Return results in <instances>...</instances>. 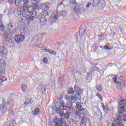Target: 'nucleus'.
<instances>
[{"label":"nucleus","mask_w":126,"mask_h":126,"mask_svg":"<svg viewBox=\"0 0 126 126\" xmlns=\"http://www.w3.org/2000/svg\"><path fill=\"white\" fill-rule=\"evenodd\" d=\"M17 12L19 15H22L23 17H26V19L28 22H31L34 19V18L32 16H28V12H27L26 9H22V5H20L17 7Z\"/></svg>","instance_id":"1"},{"label":"nucleus","mask_w":126,"mask_h":126,"mask_svg":"<svg viewBox=\"0 0 126 126\" xmlns=\"http://www.w3.org/2000/svg\"><path fill=\"white\" fill-rule=\"evenodd\" d=\"M56 107H57L56 109L57 114H58L60 117H63L64 115L63 110H66V106L64 105V102L61 100L59 102H57V103L56 104Z\"/></svg>","instance_id":"2"},{"label":"nucleus","mask_w":126,"mask_h":126,"mask_svg":"<svg viewBox=\"0 0 126 126\" xmlns=\"http://www.w3.org/2000/svg\"><path fill=\"white\" fill-rule=\"evenodd\" d=\"M118 104L120 106H122L119 108L117 114V116L118 117V118H121V117L124 115V113L126 112L125 107L126 106V99H121Z\"/></svg>","instance_id":"3"},{"label":"nucleus","mask_w":126,"mask_h":126,"mask_svg":"<svg viewBox=\"0 0 126 126\" xmlns=\"http://www.w3.org/2000/svg\"><path fill=\"white\" fill-rule=\"evenodd\" d=\"M53 124H55V126H63V125H65L66 124V121L63 117L59 119L54 118L53 119Z\"/></svg>","instance_id":"4"},{"label":"nucleus","mask_w":126,"mask_h":126,"mask_svg":"<svg viewBox=\"0 0 126 126\" xmlns=\"http://www.w3.org/2000/svg\"><path fill=\"white\" fill-rule=\"evenodd\" d=\"M76 105V109L74 111V114L76 116H81L83 115V111H84V108L82 107L81 103H74Z\"/></svg>","instance_id":"5"},{"label":"nucleus","mask_w":126,"mask_h":126,"mask_svg":"<svg viewBox=\"0 0 126 126\" xmlns=\"http://www.w3.org/2000/svg\"><path fill=\"white\" fill-rule=\"evenodd\" d=\"M5 72V62L3 59H0V73L4 74Z\"/></svg>","instance_id":"6"},{"label":"nucleus","mask_w":126,"mask_h":126,"mask_svg":"<svg viewBox=\"0 0 126 126\" xmlns=\"http://www.w3.org/2000/svg\"><path fill=\"white\" fill-rule=\"evenodd\" d=\"M46 35L45 33L40 32L37 35H36L33 39V42L35 43V44H39L41 42V39L43 38V36Z\"/></svg>","instance_id":"7"},{"label":"nucleus","mask_w":126,"mask_h":126,"mask_svg":"<svg viewBox=\"0 0 126 126\" xmlns=\"http://www.w3.org/2000/svg\"><path fill=\"white\" fill-rule=\"evenodd\" d=\"M74 89L75 92L76 93V94H75V96L79 100V99L81 98V95H82L83 93L82 90L77 86H75Z\"/></svg>","instance_id":"8"},{"label":"nucleus","mask_w":126,"mask_h":126,"mask_svg":"<svg viewBox=\"0 0 126 126\" xmlns=\"http://www.w3.org/2000/svg\"><path fill=\"white\" fill-rule=\"evenodd\" d=\"M113 80L114 81L115 83L117 84V87H124L126 85V81H123V82L119 81L118 82L117 80V75H114L113 78Z\"/></svg>","instance_id":"9"},{"label":"nucleus","mask_w":126,"mask_h":126,"mask_svg":"<svg viewBox=\"0 0 126 126\" xmlns=\"http://www.w3.org/2000/svg\"><path fill=\"white\" fill-rule=\"evenodd\" d=\"M2 103L0 105V110H1L2 114H5L7 112V109L5 106V100L2 99Z\"/></svg>","instance_id":"10"},{"label":"nucleus","mask_w":126,"mask_h":126,"mask_svg":"<svg viewBox=\"0 0 126 126\" xmlns=\"http://www.w3.org/2000/svg\"><path fill=\"white\" fill-rule=\"evenodd\" d=\"M50 5H51V3L50 2H45L41 3L40 4V9L42 10H49L50 8Z\"/></svg>","instance_id":"11"},{"label":"nucleus","mask_w":126,"mask_h":126,"mask_svg":"<svg viewBox=\"0 0 126 126\" xmlns=\"http://www.w3.org/2000/svg\"><path fill=\"white\" fill-rule=\"evenodd\" d=\"M118 119H116L114 121V123L112 124V126H124V124L121 120V117H118Z\"/></svg>","instance_id":"12"},{"label":"nucleus","mask_w":126,"mask_h":126,"mask_svg":"<svg viewBox=\"0 0 126 126\" xmlns=\"http://www.w3.org/2000/svg\"><path fill=\"white\" fill-rule=\"evenodd\" d=\"M25 38V36H24V35L19 34L15 36V41L16 43L19 44V43H21V42H23V41H24Z\"/></svg>","instance_id":"13"},{"label":"nucleus","mask_w":126,"mask_h":126,"mask_svg":"<svg viewBox=\"0 0 126 126\" xmlns=\"http://www.w3.org/2000/svg\"><path fill=\"white\" fill-rule=\"evenodd\" d=\"M39 19L40 21V24H41V25H43V26H45V25L47 24V19H46V17H41L40 18L39 17Z\"/></svg>","instance_id":"14"},{"label":"nucleus","mask_w":126,"mask_h":126,"mask_svg":"<svg viewBox=\"0 0 126 126\" xmlns=\"http://www.w3.org/2000/svg\"><path fill=\"white\" fill-rule=\"evenodd\" d=\"M22 2H23V7L22 9H27V7L29 5V0H21Z\"/></svg>","instance_id":"15"},{"label":"nucleus","mask_w":126,"mask_h":126,"mask_svg":"<svg viewBox=\"0 0 126 126\" xmlns=\"http://www.w3.org/2000/svg\"><path fill=\"white\" fill-rule=\"evenodd\" d=\"M33 103V100L32 98H28L25 101V106L26 107L28 106H31V104Z\"/></svg>","instance_id":"16"},{"label":"nucleus","mask_w":126,"mask_h":126,"mask_svg":"<svg viewBox=\"0 0 126 126\" xmlns=\"http://www.w3.org/2000/svg\"><path fill=\"white\" fill-rule=\"evenodd\" d=\"M36 6H34V5H32L28 7V8L27 7V11L28 13H31L33 11V10H35L36 9Z\"/></svg>","instance_id":"17"},{"label":"nucleus","mask_w":126,"mask_h":126,"mask_svg":"<svg viewBox=\"0 0 126 126\" xmlns=\"http://www.w3.org/2000/svg\"><path fill=\"white\" fill-rule=\"evenodd\" d=\"M4 35L5 38L11 39L13 33H12V32H5Z\"/></svg>","instance_id":"18"},{"label":"nucleus","mask_w":126,"mask_h":126,"mask_svg":"<svg viewBox=\"0 0 126 126\" xmlns=\"http://www.w3.org/2000/svg\"><path fill=\"white\" fill-rule=\"evenodd\" d=\"M94 115L98 120H101L102 119V112L99 110H97L95 112Z\"/></svg>","instance_id":"19"},{"label":"nucleus","mask_w":126,"mask_h":126,"mask_svg":"<svg viewBox=\"0 0 126 126\" xmlns=\"http://www.w3.org/2000/svg\"><path fill=\"white\" fill-rule=\"evenodd\" d=\"M87 121H88L87 118L83 117L82 118V120L81 121L80 126H86V125H87Z\"/></svg>","instance_id":"20"},{"label":"nucleus","mask_w":126,"mask_h":126,"mask_svg":"<svg viewBox=\"0 0 126 126\" xmlns=\"http://www.w3.org/2000/svg\"><path fill=\"white\" fill-rule=\"evenodd\" d=\"M31 16H32L33 17V18H34V17H35V18L39 19V16L37 14V12L36 11H35V10L32 11L31 13Z\"/></svg>","instance_id":"21"},{"label":"nucleus","mask_w":126,"mask_h":126,"mask_svg":"<svg viewBox=\"0 0 126 126\" xmlns=\"http://www.w3.org/2000/svg\"><path fill=\"white\" fill-rule=\"evenodd\" d=\"M52 19H54V20H57V19L59 18V14H58V12H54V13L52 14Z\"/></svg>","instance_id":"22"},{"label":"nucleus","mask_w":126,"mask_h":126,"mask_svg":"<svg viewBox=\"0 0 126 126\" xmlns=\"http://www.w3.org/2000/svg\"><path fill=\"white\" fill-rule=\"evenodd\" d=\"M14 31V28H13V25L11 24H9L8 25V32H13Z\"/></svg>","instance_id":"23"},{"label":"nucleus","mask_w":126,"mask_h":126,"mask_svg":"<svg viewBox=\"0 0 126 126\" xmlns=\"http://www.w3.org/2000/svg\"><path fill=\"white\" fill-rule=\"evenodd\" d=\"M101 105H102V107L104 111V112H105L107 113H109L110 109L109 108H108V107H106V106H105L104 105V104L101 103Z\"/></svg>","instance_id":"24"},{"label":"nucleus","mask_w":126,"mask_h":126,"mask_svg":"<svg viewBox=\"0 0 126 126\" xmlns=\"http://www.w3.org/2000/svg\"><path fill=\"white\" fill-rule=\"evenodd\" d=\"M59 15H61V16H63V17H65L66 15H67V14L66 13V12L64 10H62L59 13Z\"/></svg>","instance_id":"25"},{"label":"nucleus","mask_w":126,"mask_h":126,"mask_svg":"<svg viewBox=\"0 0 126 126\" xmlns=\"http://www.w3.org/2000/svg\"><path fill=\"white\" fill-rule=\"evenodd\" d=\"M42 0H32V5L36 6L37 3H39Z\"/></svg>","instance_id":"26"},{"label":"nucleus","mask_w":126,"mask_h":126,"mask_svg":"<svg viewBox=\"0 0 126 126\" xmlns=\"http://www.w3.org/2000/svg\"><path fill=\"white\" fill-rule=\"evenodd\" d=\"M10 41H11V39L9 38H5L4 43L6 46H8L10 44Z\"/></svg>","instance_id":"27"},{"label":"nucleus","mask_w":126,"mask_h":126,"mask_svg":"<svg viewBox=\"0 0 126 126\" xmlns=\"http://www.w3.org/2000/svg\"><path fill=\"white\" fill-rule=\"evenodd\" d=\"M99 3H101V0H93V4H94V6H97V5H98V4H99Z\"/></svg>","instance_id":"28"},{"label":"nucleus","mask_w":126,"mask_h":126,"mask_svg":"<svg viewBox=\"0 0 126 126\" xmlns=\"http://www.w3.org/2000/svg\"><path fill=\"white\" fill-rule=\"evenodd\" d=\"M72 103H70L71 107H68V113L70 114H72L73 113V107H72Z\"/></svg>","instance_id":"29"},{"label":"nucleus","mask_w":126,"mask_h":126,"mask_svg":"<svg viewBox=\"0 0 126 126\" xmlns=\"http://www.w3.org/2000/svg\"><path fill=\"white\" fill-rule=\"evenodd\" d=\"M63 117H64V119H65L66 120H68V119H69V117H70L69 113L66 111L65 113H64V115Z\"/></svg>","instance_id":"30"},{"label":"nucleus","mask_w":126,"mask_h":126,"mask_svg":"<svg viewBox=\"0 0 126 126\" xmlns=\"http://www.w3.org/2000/svg\"><path fill=\"white\" fill-rule=\"evenodd\" d=\"M21 87L22 88V91H23V92H26V90H27V86H26V84H23Z\"/></svg>","instance_id":"31"},{"label":"nucleus","mask_w":126,"mask_h":126,"mask_svg":"<svg viewBox=\"0 0 126 126\" xmlns=\"http://www.w3.org/2000/svg\"><path fill=\"white\" fill-rule=\"evenodd\" d=\"M39 113H40V109L39 108H35L33 114L34 116H37V115H39Z\"/></svg>","instance_id":"32"},{"label":"nucleus","mask_w":126,"mask_h":126,"mask_svg":"<svg viewBox=\"0 0 126 126\" xmlns=\"http://www.w3.org/2000/svg\"><path fill=\"white\" fill-rule=\"evenodd\" d=\"M67 93L68 94H74V90H73V88H69L67 91Z\"/></svg>","instance_id":"33"},{"label":"nucleus","mask_w":126,"mask_h":126,"mask_svg":"<svg viewBox=\"0 0 126 126\" xmlns=\"http://www.w3.org/2000/svg\"><path fill=\"white\" fill-rule=\"evenodd\" d=\"M41 15L43 16H47L49 15V12H48V10H43V11L41 12Z\"/></svg>","instance_id":"34"},{"label":"nucleus","mask_w":126,"mask_h":126,"mask_svg":"<svg viewBox=\"0 0 126 126\" xmlns=\"http://www.w3.org/2000/svg\"><path fill=\"white\" fill-rule=\"evenodd\" d=\"M4 29V26H3V24H2V22H0V31L2 32L3 31Z\"/></svg>","instance_id":"35"},{"label":"nucleus","mask_w":126,"mask_h":126,"mask_svg":"<svg viewBox=\"0 0 126 126\" xmlns=\"http://www.w3.org/2000/svg\"><path fill=\"white\" fill-rule=\"evenodd\" d=\"M14 3L16 5L18 6L20 4H21V0H15Z\"/></svg>","instance_id":"36"},{"label":"nucleus","mask_w":126,"mask_h":126,"mask_svg":"<svg viewBox=\"0 0 126 126\" xmlns=\"http://www.w3.org/2000/svg\"><path fill=\"white\" fill-rule=\"evenodd\" d=\"M9 124L11 126H14V125H15V120H14V119L11 120Z\"/></svg>","instance_id":"37"},{"label":"nucleus","mask_w":126,"mask_h":126,"mask_svg":"<svg viewBox=\"0 0 126 126\" xmlns=\"http://www.w3.org/2000/svg\"><path fill=\"white\" fill-rule=\"evenodd\" d=\"M96 90H97L98 92H101L102 91V87L100 85L96 86Z\"/></svg>","instance_id":"38"},{"label":"nucleus","mask_w":126,"mask_h":126,"mask_svg":"<svg viewBox=\"0 0 126 126\" xmlns=\"http://www.w3.org/2000/svg\"><path fill=\"white\" fill-rule=\"evenodd\" d=\"M119 81H122V82H124V81H126L125 80V77L123 75L120 76L119 77Z\"/></svg>","instance_id":"39"},{"label":"nucleus","mask_w":126,"mask_h":126,"mask_svg":"<svg viewBox=\"0 0 126 126\" xmlns=\"http://www.w3.org/2000/svg\"><path fill=\"white\" fill-rule=\"evenodd\" d=\"M75 98H76V97H74V96L71 95V97H70V100L72 103H74V101H75Z\"/></svg>","instance_id":"40"},{"label":"nucleus","mask_w":126,"mask_h":126,"mask_svg":"<svg viewBox=\"0 0 126 126\" xmlns=\"http://www.w3.org/2000/svg\"><path fill=\"white\" fill-rule=\"evenodd\" d=\"M11 101H12V97L11 96H10L8 98L7 104H8V105H9L10 103H11Z\"/></svg>","instance_id":"41"},{"label":"nucleus","mask_w":126,"mask_h":126,"mask_svg":"<svg viewBox=\"0 0 126 126\" xmlns=\"http://www.w3.org/2000/svg\"><path fill=\"white\" fill-rule=\"evenodd\" d=\"M4 14L5 15H9V9H5L4 12Z\"/></svg>","instance_id":"42"},{"label":"nucleus","mask_w":126,"mask_h":126,"mask_svg":"<svg viewBox=\"0 0 126 126\" xmlns=\"http://www.w3.org/2000/svg\"><path fill=\"white\" fill-rule=\"evenodd\" d=\"M4 50H5V47L4 46H0V53H3Z\"/></svg>","instance_id":"43"},{"label":"nucleus","mask_w":126,"mask_h":126,"mask_svg":"<svg viewBox=\"0 0 126 126\" xmlns=\"http://www.w3.org/2000/svg\"><path fill=\"white\" fill-rule=\"evenodd\" d=\"M77 35H79L80 37H82V36H84V32H79L76 33Z\"/></svg>","instance_id":"44"},{"label":"nucleus","mask_w":126,"mask_h":126,"mask_svg":"<svg viewBox=\"0 0 126 126\" xmlns=\"http://www.w3.org/2000/svg\"><path fill=\"white\" fill-rule=\"evenodd\" d=\"M70 97H71V95L67 96V95H65V99H66V100L67 101H70Z\"/></svg>","instance_id":"45"},{"label":"nucleus","mask_w":126,"mask_h":126,"mask_svg":"<svg viewBox=\"0 0 126 126\" xmlns=\"http://www.w3.org/2000/svg\"><path fill=\"white\" fill-rule=\"evenodd\" d=\"M121 118H122V120H123V121H124L125 122H126V115H124L123 116H122V117H121Z\"/></svg>","instance_id":"46"},{"label":"nucleus","mask_w":126,"mask_h":126,"mask_svg":"<svg viewBox=\"0 0 126 126\" xmlns=\"http://www.w3.org/2000/svg\"><path fill=\"white\" fill-rule=\"evenodd\" d=\"M10 10L12 12V13H14L15 12V7H12L11 9H10Z\"/></svg>","instance_id":"47"},{"label":"nucleus","mask_w":126,"mask_h":126,"mask_svg":"<svg viewBox=\"0 0 126 126\" xmlns=\"http://www.w3.org/2000/svg\"><path fill=\"white\" fill-rule=\"evenodd\" d=\"M82 31H83V32H86V29H84L83 27H81V28H80L79 32H82Z\"/></svg>","instance_id":"48"},{"label":"nucleus","mask_w":126,"mask_h":126,"mask_svg":"<svg viewBox=\"0 0 126 126\" xmlns=\"http://www.w3.org/2000/svg\"><path fill=\"white\" fill-rule=\"evenodd\" d=\"M96 96H97V97H98V98H99V99H100V100H102V99H103V97H102V95H101L99 93L96 94Z\"/></svg>","instance_id":"49"},{"label":"nucleus","mask_w":126,"mask_h":126,"mask_svg":"<svg viewBox=\"0 0 126 126\" xmlns=\"http://www.w3.org/2000/svg\"><path fill=\"white\" fill-rule=\"evenodd\" d=\"M4 74H2V75H3V76H1L2 78L1 79V80H2V81L4 82V81H6V78L5 77H4Z\"/></svg>","instance_id":"50"},{"label":"nucleus","mask_w":126,"mask_h":126,"mask_svg":"<svg viewBox=\"0 0 126 126\" xmlns=\"http://www.w3.org/2000/svg\"><path fill=\"white\" fill-rule=\"evenodd\" d=\"M91 5V3L90 2H88L87 4L86 5V7H87V8H89Z\"/></svg>","instance_id":"51"},{"label":"nucleus","mask_w":126,"mask_h":126,"mask_svg":"<svg viewBox=\"0 0 126 126\" xmlns=\"http://www.w3.org/2000/svg\"><path fill=\"white\" fill-rule=\"evenodd\" d=\"M43 62L45 63H48V59H47V58H44L43 59Z\"/></svg>","instance_id":"52"},{"label":"nucleus","mask_w":126,"mask_h":126,"mask_svg":"<svg viewBox=\"0 0 126 126\" xmlns=\"http://www.w3.org/2000/svg\"><path fill=\"white\" fill-rule=\"evenodd\" d=\"M14 0H8V2L10 4H12V3H14Z\"/></svg>","instance_id":"53"},{"label":"nucleus","mask_w":126,"mask_h":126,"mask_svg":"<svg viewBox=\"0 0 126 126\" xmlns=\"http://www.w3.org/2000/svg\"><path fill=\"white\" fill-rule=\"evenodd\" d=\"M10 126L9 125V123H7V122H6L3 124V126Z\"/></svg>","instance_id":"54"},{"label":"nucleus","mask_w":126,"mask_h":126,"mask_svg":"<svg viewBox=\"0 0 126 126\" xmlns=\"http://www.w3.org/2000/svg\"><path fill=\"white\" fill-rule=\"evenodd\" d=\"M104 50H111V48L110 47H108L107 46H104Z\"/></svg>","instance_id":"55"},{"label":"nucleus","mask_w":126,"mask_h":126,"mask_svg":"<svg viewBox=\"0 0 126 126\" xmlns=\"http://www.w3.org/2000/svg\"><path fill=\"white\" fill-rule=\"evenodd\" d=\"M93 49H94V50H95L96 51V50L98 49V47H97V46H96V45H94L93 46Z\"/></svg>","instance_id":"56"},{"label":"nucleus","mask_w":126,"mask_h":126,"mask_svg":"<svg viewBox=\"0 0 126 126\" xmlns=\"http://www.w3.org/2000/svg\"><path fill=\"white\" fill-rule=\"evenodd\" d=\"M3 83V82L2 81V80H1V79H0V86H1V85H2Z\"/></svg>","instance_id":"57"},{"label":"nucleus","mask_w":126,"mask_h":126,"mask_svg":"<svg viewBox=\"0 0 126 126\" xmlns=\"http://www.w3.org/2000/svg\"><path fill=\"white\" fill-rule=\"evenodd\" d=\"M2 20V15L0 14V22H2L1 20Z\"/></svg>","instance_id":"58"},{"label":"nucleus","mask_w":126,"mask_h":126,"mask_svg":"<svg viewBox=\"0 0 126 126\" xmlns=\"http://www.w3.org/2000/svg\"><path fill=\"white\" fill-rule=\"evenodd\" d=\"M51 54L52 55H57V52H56L55 51H52Z\"/></svg>","instance_id":"59"},{"label":"nucleus","mask_w":126,"mask_h":126,"mask_svg":"<svg viewBox=\"0 0 126 126\" xmlns=\"http://www.w3.org/2000/svg\"><path fill=\"white\" fill-rule=\"evenodd\" d=\"M63 1H62V2L58 5V7H60L61 5H63Z\"/></svg>","instance_id":"60"},{"label":"nucleus","mask_w":126,"mask_h":126,"mask_svg":"<svg viewBox=\"0 0 126 126\" xmlns=\"http://www.w3.org/2000/svg\"><path fill=\"white\" fill-rule=\"evenodd\" d=\"M44 52H45V53H48V51H49V50H48L47 49H43Z\"/></svg>","instance_id":"61"},{"label":"nucleus","mask_w":126,"mask_h":126,"mask_svg":"<svg viewBox=\"0 0 126 126\" xmlns=\"http://www.w3.org/2000/svg\"><path fill=\"white\" fill-rule=\"evenodd\" d=\"M47 53H49V54H52V52H53L52 50H48V51H47Z\"/></svg>","instance_id":"62"},{"label":"nucleus","mask_w":126,"mask_h":126,"mask_svg":"<svg viewBox=\"0 0 126 126\" xmlns=\"http://www.w3.org/2000/svg\"><path fill=\"white\" fill-rule=\"evenodd\" d=\"M9 15H10L13 14L12 12H11V11L10 10V9H9Z\"/></svg>","instance_id":"63"},{"label":"nucleus","mask_w":126,"mask_h":126,"mask_svg":"<svg viewBox=\"0 0 126 126\" xmlns=\"http://www.w3.org/2000/svg\"><path fill=\"white\" fill-rule=\"evenodd\" d=\"M64 126H69L68 124H67L66 123L64 125Z\"/></svg>","instance_id":"64"}]
</instances>
